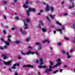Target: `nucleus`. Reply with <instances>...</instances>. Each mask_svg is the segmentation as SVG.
I'll list each match as a JSON object with an SVG mask.
<instances>
[{
  "mask_svg": "<svg viewBox=\"0 0 75 75\" xmlns=\"http://www.w3.org/2000/svg\"><path fill=\"white\" fill-rule=\"evenodd\" d=\"M46 18H47V20L49 21V23H50L51 22V21L50 20V18H49L47 16Z\"/></svg>",
  "mask_w": 75,
  "mask_h": 75,
  "instance_id": "5701e85b",
  "label": "nucleus"
},
{
  "mask_svg": "<svg viewBox=\"0 0 75 75\" xmlns=\"http://www.w3.org/2000/svg\"><path fill=\"white\" fill-rule=\"evenodd\" d=\"M62 29H63V30H65V27H62Z\"/></svg>",
  "mask_w": 75,
  "mask_h": 75,
  "instance_id": "bf43d9fd",
  "label": "nucleus"
},
{
  "mask_svg": "<svg viewBox=\"0 0 75 75\" xmlns=\"http://www.w3.org/2000/svg\"><path fill=\"white\" fill-rule=\"evenodd\" d=\"M50 64L51 65H53V63L52 62H50Z\"/></svg>",
  "mask_w": 75,
  "mask_h": 75,
  "instance_id": "37998d69",
  "label": "nucleus"
},
{
  "mask_svg": "<svg viewBox=\"0 0 75 75\" xmlns=\"http://www.w3.org/2000/svg\"><path fill=\"white\" fill-rule=\"evenodd\" d=\"M45 11L47 12H48L49 10H50V8H49V6L48 5H47L45 9Z\"/></svg>",
  "mask_w": 75,
  "mask_h": 75,
  "instance_id": "1a4fd4ad",
  "label": "nucleus"
},
{
  "mask_svg": "<svg viewBox=\"0 0 75 75\" xmlns=\"http://www.w3.org/2000/svg\"><path fill=\"white\" fill-rule=\"evenodd\" d=\"M58 72V70H57L55 71H54V72H53V74H57V72Z\"/></svg>",
  "mask_w": 75,
  "mask_h": 75,
  "instance_id": "412c9836",
  "label": "nucleus"
},
{
  "mask_svg": "<svg viewBox=\"0 0 75 75\" xmlns=\"http://www.w3.org/2000/svg\"><path fill=\"white\" fill-rule=\"evenodd\" d=\"M34 65H24L23 66V68H34Z\"/></svg>",
  "mask_w": 75,
  "mask_h": 75,
  "instance_id": "20e7f679",
  "label": "nucleus"
},
{
  "mask_svg": "<svg viewBox=\"0 0 75 75\" xmlns=\"http://www.w3.org/2000/svg\"><path fill=\"white\" fill-rule=\"evenodd\" d=\"M65 3V2L64 1H63L61 3V4L62 5L64 4Z\"/></svg>",
  "mask_w": 75,
  "mask_h": 75,
  "instance_id": "a19ab883",
  "label": "nucleus"
},
{
  "mask_svg": "<svg viewBox=\"0 0 75 75\" xmlns=\"http://www.w3.org/2000/svg\"><path fill=\"white\" fill-rule=\"evenodd\" d=\"M29 40H30V39L27 38L26 39V41H29Z\"/></svg>",
  "mask_w": 75,
  "mask_h": 75,
  "instance_id": "a18cd8bd",
  "label": "nucleus"
},
{
  "mask_svg": "<svg viewBox=\"0 0 75 75\" xmlns=\"http://www.w3.org/2000/svg\"><path fill=\"white\" fill-rule=\"evenodd\" d=\"M40 62H42L43 61V59L42 58H40Z\"/></svg>",
  "mask_w": 75,
  "mask_h": 75,
  "instance_id": "4c0bfd02",
  "label": "nucleus"
},
{
  "mask_svg": "<svg viewBox=\"0 0 75 75\" xmlns=\"http://www.w3.org/2000/svg\"><path fill=\"white\" fill-rule=\"evenodd\" d=\"M39 23H40V24H39V27L40 29H41L42 28L41 27V25L42 26L44 25V23H43L42 21L41 20L39 21Z\"/></svg>",
  "mask_w": 75,
  "mask_h": 75,
  "instance_id": "423d86ee",
  "label": "nucleus"
},
{
  "mask_svg": "<svg viewBox=\"0 0 75 75\" xmlns=\"http://www.w3.org/2000/svg\"><path fill=\"white\" fill-rule=\"evenodd\" d=\"M47 41H48V40H45L43 41L42 42H43V44H44V43H45V42H47Z\"/></svg>",
  "mask_w": 75,
  "mask_h": 75,
  "instance_id": "aec40b11",
  "label": "nucleus"
},
{
  "mask_svg": "<svg viewBox=\"0 0 75 75\" xmlns=\"http://www.w3.org/2000/svg\"><path fill=\"white\" fill-rule=\"evenodd\" d=\"M28 1H26L25 2V4H28Z\"/></svg>",
  "mask_w": 75,
  "mask_h": 75,
  "instance_id": "6e6d98bb",
  "label": "nucleus"
},
{
  "mask_svg": "<svg viewBox=\"0 0 75 75\" xmlns=\"http://www.w3.org/2000/svg\"><path fill=\"white\" fill-rule=\"evenodd\" d=\"M54 8L53 7H51L50 8V12L52 13V12H54Z\"/></svg>",
  "mask_w": 75,
  "mask_h": 75,
  "instance_id": "ddd939ff",
  "label": "nucleus"
},
{
  "mask_svg": "<svg viewBox=\"0 0 75 75\" xmlns=\"http://www.w3.org/2000/svg\"><path fill=\"white\" fill-rule=\"evenodd\" d=\"M60 72H62V70L61 69H60Z\"/></svg>",
  "mask_w": 75,
  "mask_h": 75,
  "instance_id": "69168bd1",
  "label": "nucleus"
},
{
  "mask_svg": "<svg viewBox=\"0 0 75 75\" xmlns=\"http://www.w3.org/2000/svg\"><path fill=\"white\" fill-rule=\"evenodd\" d=\"M3 47H4V48H5V49H6V48H7V46L6 45H5Z\"/></svg>",
  "mask_w": 75,
  "mask_h": 75,
  "instance_id": "473e14b6",
  "label": "nucleus"
},
{
  "mask_svg": "<svg viewBox=\"0 0 75 75\" xmlns=\"http://www.w3.org/2000/svg\"><path fill=\"white\" fill-rule=\"evenodd\" d=\"M58 45H59V46H60L62 45V44H61V42H59L58 43Z\"/></svg>",
  "mask_w": 75,
  "mask_h": 75,
  "instance_id": "e433bc0d",
  "label": "nucleus"
},
{
  "mask_svg": "<svg viewBox=\"0 0 75 75\" xmlns=\"http://www.w3.org/2000/svg\"><path fill=\"white\" fill-rule=\"evenodd\" d=\"M67 56V58H69L71 57V56L70 55H68Z\"/></svg>",
  "mask_w": 75,
  "mask_h": 75,
  "instance_id": "f704fd0d",
  "label": "nucleus"
},
{
  "mask_svg": "<svg viewBox=\"0 0 75 75\" xmlns=\"http://www.w3.org/2000/svg\"><path fill=\"white\" fill-rule=\"evenodd\" d=\"M25 8H28V6H25Z\"/></svg>",
  "mask_w": 75,
  "mask_h": 75,
  "instance_id": "052dcab7",
  "label": "nucleus"
},
{
  "mask_svg": "<svg viewBox=\"0 0 75 75\" xmlns=\"http://www.w3.org/2000/svg\"><path fill=\"white\" fill-rule=\"evenodd\" d=\"M57 62H58V63L56 64V65L52 67V66L51 65L49 66V69H47L45 71V73H47L48 74L49 72H51L52 71V68H54L57 67V66L58 65H61V59L59 58L57 60Z\"/></svg>",
  "mask_w": 75,
  "mask_h": 75,
  "instance_id": "f257e3e1",
  "label": "nucleus"
},
{
  "mask_svg": "<svg viewBox=\"0 0 75 75\" xmlns=\"http://www.w3.org/2000/svg\"><path fill=\"white\" fill-rule=\"evenodd\" d=\"M1 56L2 57H3L4 59H6V58H7V57H6V55L3 54H1Z\"/></svg>",
  "mask_w": 75,
  "mask_h": 75,
  "instance_id": "9b49d317",
  "label": "nucleus"
},
{
  "mask_svg": "<svg viewBox=\"0 0 75 75\" xmlns=\"http://www.w3.org/2000/svg\"><path fill=\"white\" fill-rule=\"evenodd\" d=\"M16 65H17L18 67H20V65L18 64H16Z\"/></svg>",
  "mask_w": 75,
  "mask_h": 75,
  "instance_id": "49530a36",
  "label": "nucleus"
},
{
  "mask_svg": "<svg viewBox=\"0 0 75 75\" xmlns=\"http://www.w3.org/2000/svg\"><path fill=\"white\" fill-rule=\"evenodd\" d=\"M72 6H70L69 7V8H73V7H74V3H73V2H72Z\"/></svg>",
  "mask_w": 75,
  "mask_h": 75,
  "instance_id": "2eb2a0df",
  "label": "nucleus"
},
{
  "mask_svg": "<svg viewBox=\"0 0 75 75\" xmlns=\"http://www.w3.org/2000/svg\"><path fill=\"white\" fill-rule=\"evenodd\" d=\"M1 40L3 42H5L6 45H10V43L6 41H4V39L3 38H1Z\"/></svg>",
  "mask_w": 75,
  "mask_h": 75,
  "instance_id": "0eeeda50",
  "label": "nucleus"
},
{
  "mask_svg": "<svg viewBox=\"0 0 75 75\" xmlns=\"http://www.w3.org/2000/svg\"><path fill=\"white\" fill-rule=\"evenodd\" d=\"M8 71H12V70H11V69H8Z\"/></svg>",
  "mask_w": 75,
  "mask_h": 75,
  "instance_id": "09e8293b",
  "label": "nucleus"
},
{
  "mask_svg": "<svg viewBox=\"0 0 75 75\" xmlns=\"http://www.w3.org/2000/svg\"><path fill=\"white\" fill-rule=\"evenodd\" d=\"M50 18H52V19H54V17H53V16H52V15H50Z\"/></svg>",
  "mask_w": 75,
  "mask_h": 75,
  "instance_id": "c85d7f7f",
  "label": "nucleus"
},
{
  "mask_svg": "<svg viewBox=\"0 0 75 75\" xmlns=\"http://www.w3.org/2000/svg\"><path fill=\"white\" fill-rule=\"evenodd\" d=\"M28 48L30 49H31V48H32V47H31V46H29Z\"/></svg>",
  "mask_w": 75,
  "mask_h": 75,
  "instance_id": "338daca9",
  "label": "nucleus"
},
{
  "mask_svg": "<svg viewBox=\"0 0 75 75\" xmlns=\"http://www.w3.org/2000/svg\"><path fill=\"white\" fill-rule=\"evenodd\" d=\"M36 62L37 64H38V63H39V61H38V60H36Z\"/></svg>",
  "mask_w": 75,
  "mask_h": 75,
  "instance_id": "ea45409f",
  "label": "nucleus"
},
{
  "mask_svg": "<svg viewBox=\"0 0 75 75\" xmlns=\"http://www.w3.org/2000/svg\"><path fill=\"white\" fill-rule=\"evenodd\" d=\"M33 11V12H35V8H29L28 10L26 11L27 14L28 16H30V11Z\"/></svg>",
  "mask_w": 75,
  "mask_h": 75,
  "instance_id": "f03ea898",
  "label": "nucleus"
},
{
  "mask_svg": "<svg viewBox=\"0 0 75 75\" xmlns=\"http://www.w3.org/2000/svg\"><path fill=\"white\" fill-rule=\"evenodd\" d=\"M3 62L4 63V64L6 65H10L11 63V61H8L7 62H6L5 61H3Z\"/></svg>",
  "mask_w": 75,
  "mask_h": 75,
  "instance_id": "39448f33",
  "label": "nucleus"
},
{
  "mask_svg": "<svg viewBox=\"0 0 75 75\" xmlns=\"http://www.w3.org/2000/svg\"><path fill=\"white\" fill-rule=\"evenodd\" d=\"M13 67H16V64H14L13 65Z\"/></svg>",
  "mask_w": 75,
  "mask_h": 75,
  "instance_id": "e2e57ef3",
  "label": "nucleus"
},
{
  "mask_svg": "<svg viewBox=\"0 0 75 75\" xmlns=\"http://www.w3.org/2000/svg\"><path fill=\"white\" fill-rule=\"evenodd\" d=\"M12 30H15V28H11Z\"/></svg>",
  "mask_w": 75,
  "mask_h": 75,
  "instance_id": "680f3d73",
  "label": "nucleus"
},
{
  "mask_svg": "<svg viewBox=\"0 0 75 75\" xmlns=\"http://www.w3.org/2000/svg\"><path fill=\"white\" fill-rule=\"evenodd\" d=\"M42 30L43 33H45L47 32V29L45 28H43L42 29Z\"/></svg>",
  "mask_w": 75,
  "mask_h": 75,
  "instance_id": "9d476101",
  "label": "nucleus"
},
{
  "mask_svg": "<svg viewBox=\"0 0 75 75\" xmlns=\"http://www.w3.org/2000/svg\"><path fill=\"white\" fill-rule=\"evenodd\" d=\"M56 24H57L58 25H62V24L60 23H59V22L57 21L56 22Z\"/></svg>",
  "mask_w": 75,
  "mask_h": 75,
  "instance_id": "f3484780",
  "label": "nucleus"
},
{
  "mask_svg": "<svg viewBox=\"0 0 75 75\" xmlns=\"http://www.w3.org/2000/svg\"><path fill=\"white\" fill-rule=\"evenodd\" d=\"M10 37H11V35H9V36H8V38H9L10 39Z\"/></svg>",
  "mask_w": 75,
  "mask_h": 75,
  "instance_id": "13d9d810",
  "label": "nucleus"
},
{
  "mask_svg": "<svg viewBox=\"0 0 75 75\" xmlns=\"http://www.w3.org/2000/svg\"><path fill=\"white\" fill-rule=\"evenodd\" d=\"M64 39L66 40H67V41H69V38H67V37L64 38Z\"/></svg>",
  "mask_w": 75,
  "mask_h": 75,
  "instance_id": "4be33fe9",
  "label": "nucleus"
},
{
  "mask_svg": "<svg viewBox=\"0 0 75 75\" xmlns=\"http://www.w3.org/2000/svg\"><path fill=\"white\" fill-rule=\"evenodd\" d=\"M42 4L44 5H46V3L45 2H43Z\"/></svg>",
  "mask_w": 75,
  "mask_h": 75,
  "instance_id": "4d7b16f0",
  "label": "nucleus"
},
{
  "mask_svg": "<svg viewBox=\"0 0 75 75\" xmlns=\"http://www.w3.org/2000/svg\"><path fill=\"white\" fill-rule=\"evenodd\" d=\"M29 4H33V3H32V2H31V1L29 3Z\"/></svg>",
  "mask_w": 75,
  "mask_h": 75,
  "instance_id": "864d4df0",
  "label": "nucleus"
},
{
  "mask_svg": "<svg viewBox=\"0 0 75 75\" xmlns=\"http://www.w3.org/2000/svg\"><path fill=\"white\" fill-rule=\"evenodd\" d=\"M67 55L68 56V55H69V53L68 52H67Z\"/></svg>",
  "mask_w": 75,
  "mask_h": 75,
  "instance_id": "8fccbe9b",
  "label": "nucleus"
},
{
  "mask_svg": "<svg viewBox=\"0 0 75 75\" xmlns=\"http://www.w3.org/2000/svg\"><path fill=\"white\" fill-rule=\"evenodd\" d=\"M0 50L3 51V50H4V48L3 47H0Z\"/></svg>",
  "mask_w": 75,
  "mask_h": 75,
  "instance_id": "a878e982",
  "label": "nucleus"
},
{
  "mask_svg": "<svg viewBox=\"0 0 75 75\" xmlns=\"http://www.w3.org/2000/svg\"><path fill=\"white\" fill-rule=\"evenodd\" d=\"M38 16H40L41 15V13H38Z\"/></svg>",
  "mask_w": 75,
  "mask_h": 75,
  "instance_id": "0e129e2a",
  "label": "nucleus"
},
{
  "mask_svg": "<svg viewBox=\"0 0 75 75\" xmlns=\"http://www.w3.org/2000/svg\"><path fill=\"white\" fill-rule=\"evenodd\" d=\"M68 14L67 13H65L64 14V15L66 16H68Z\"/></svg>",
  "mask_w": 75,
  "mask_h": 75,
  "instance_id": "c03bdc74",
  "label": "nucleus"
},
{
  "mask_svg": "<svg viewBox=\"0 0 75 75\" xmlns=\"http://www.w3.org/2000/svg\"><path fill=\"white\" fill-rule=\"evenodd\" d=\"M41 46H40L39 47H38V50H41Z\"/></svg>",
  "mask_w": 75,
  "mask_h": 75,
  "instance_id": "2f4dec72",
  "label": "nucleus"
},
{
  "mask_svg": "<svg viewBox=\"0 0 75 75\" xmlns=\"http://www.w3.org/2000/svg\"><path fill=\"white\" fill-rule=\"evenodd\" d=\"M38 68H42V66H38Z\"/></svg>",
  "mask_w": 75,
  "mask_h": 75,
  "instance_id": "72a5a7b5",
  "label": "nucleus"
},
{
  "mask_svg": "<svg viewBox=\"0 0 75 75\" xmlns=\"http://www.w3.org/2000/svg\"><path fill=\"white\" fill-rule=\"evenodd\" d=\"M24 26H28V25H27V23H25V22H24Z\"/></svg>",
  "mask_w": 75,
  "mask_h": 75,
  "instance_id": "393cba45",
  "label": "nucleus"
},
{
  "mask_svg": "<svg viewBox=\"0 0 75 75\" xmlns=\"http://www.w3.org/2000/svg\"><path fill=\"white\" fill-rule=\"evenodd\" d=\"M16 19L17 20L19 19V18L18 17H16Z\"/></svg>",
  "mask_w": 75,
  "mask_h": 75,
  "instance_id": "79ce46f5",
  "label": "nucleus"
},
{
  "mask_svg": "<svg viewBox=\"0 0 75 75\" xmlns=\"http://www.w3.org/2000/svg\"><path fill=\"white\" fill-rule=\"evenodd\" d=\"M7 3V2L6 1H4L3 2L4 4H6Z\"/></svg>",
  "mask_w": 75,
  "mask_h": 75,
  "instance_id": "de8ad7c7",
  "label": "nucleus"
},
{
  "mask_svg": "<svg viewBox=\"0 0 75 75\" xmlns=\"http://www.w3.org/2000/svg\"><path fill=\"white\" fill-rule=\"evenodd\" d=\"M42 68H47V67L45 66H42Z\"/></svg>",
  "mask_w": 75,
  "mask_h": 75,
  "instance_id": "7c9ffc66",
  "label": "nucleus"
},
{
  "mask_svg": "<svg viewBox=\"0 0 75 75\" xmlns=\"http://www.w3.org/2000/svg\"><path fill=\"white\" fill-rule=\"evenodd\" d=\"M21 53L22 55H28L30 54H31L32 55H34V54L35 53V52H31V51H29L27 53H24L23 52V51H21Z\"/></svg>",
  "mask_w": 75,
  "mask_h": 75,
  "instance_id": "7ed1b4c3",
  "label": "nucleus"
},
{
  "mask_svg": "<svg viewBox=\"0 0 75 75\" xmlns=\"http://www.w3.org/2000/svg\"><path fill=\"white\" fill-rule=\"evenodd\" d=\"M35 54H37V55H38V57H39V56H40V54H38V52H35Z\"/></svg>",
  "mask_w": 75,
  "mask_h": 75,
  "instance_id": "6ab92c4d",
  "label": "nucleus"
},
{
  "mask_svg": "<svg viewBox=\"0 0 75 75\" xmlns=\"http://www.w3.org/2000/svg\"><path fill=\"white\" fill-rule=\"evenodd\" d=\"M43 11H44L43 10H41L40 11V13H43Z\"/></svg>",
  "mask_w": 75,
  "mask_h": 75,
  "instance_id": "5fc2aeb1",
  "label": "nucleus"
},
{
  "mask_svg": "<svg viewBox=\"0 0 75 75\" xmlns=\"http://www.w3.org/2000/svg\"><path fill=\"white\" fill-rule=\"evenodd\" d=\"M62 53H63V54H65V51L64 50H62Z\"/></svg>",
  "mask_w": 75,
  "mask_h": 75,
  "instance_id": "b1692460",
  "label": "nucleus"
},
{
  "mask_svg": "<svg viewBox=\"0 0 75 75\" xmlns=\"http://www.w3.org/2000/svg\"><path fill=\"white\" fill-rule=\"evenodd\" d=\"M54 34H56V31L55 30L54 31Z\"/></svg>",
  "mask_w": 75,
  "mask_h": 75,
  "instance_id": "774afa93",
  "label": "nucleus"
},
{
  "mask_svg": "<svg viewBox=\"0 0 75 75\" xmlns=\"http://www.w3.org/2000/svg\"><path fill=\"white\" fill-rule=\"evenodd\" d=\"M18 59H21V57L20 56H19L18 57Z\"/></svg>",
  "mask_w": 75,
  "mask_h": 75,
  "instance_id": "c9c22d12",
  "label": "nucleus"
},
{
  "mask_svg": "<svg viewBox=\"0 0 75 75\" xmlns=\"http://www.w3.org/2000/svg\"><path fill=\"white\" fill-rule=\"evenodd\" d=\"M44 64V62H42L41 63H40V66H41L42 65V64Z\"/></svg>",
  "mask_w": 75,
  "mask_h": 75,
  "instance_id": "cd10ccee",
  "label": "nucleus"
},
{
  "mask_svg": "<svg viewBox=\"0 0 75 75\" xmlns=\"http://www.w3.org/2000/svg\"><path fill=\"white\" fill-rule=\"evenodd\" d=\"M26 21L27 23H29L30 22V19L29 18H28L26 20Z\"/></svg>",
  "mask_w": 75,
  "mask_h": 75,
  "instance_id": "a211bd4d",
  "label": "nucleus"
},
{
  "mask_svg": "<svg viewBox=\"0 0 75 75\" xmlns=\"http://www.w3.org/2000/svg\"><path fill=\"white\" fill-rule=\"evenodd\" d=\"M3 33L5 35L6 34V30H4L3 31Z\"/></svg>",
  "mask_w": 75,
  "mask_h": 75,
  "instance_id": "bb28decb",
  "label": "nucleus"
},
{
  "mask_svg": "<svg viewBox=\"0 0 75 75\" xmlns=\"http://www.w3.org/2000/svg\"><path fill=\"white\" fill-rule=\"evenodd\" d=\"M35 45H38V46H40L41 45V43L39 42H37L35 43Z\"/></svg>",
  "mask_w": 75,
  "mask_h": 75,
  "instance_id": "4468645a",
  "label": "nucleus"
},
{
  "mask_svg": "<svg viewBox=\"0 0 75 75\" xmlns=\"http://www.w3.org/2000/svg\"><path fill=\"white\" fill-rule=\"evenodd\" d=\"M7 41H8L9 42H11V40H10V38H8L7 40Z\"/></svg>",
  "mask_w": 75,
  "mask_h": 75,
  "instance_id": "58836bf2",
  "label": "nucleus"
},
{
  "mask_svg": "<svg viewBox=\"0 0 75 75\" xmlns=\"http://www.w3.org/2000/svg\"><path fill=\"white\" fill-rule=\"evenodd\" d=\"M26 6V4H24L23 5V6L24 7H25Z\"/></svg>",
  "mask_w": 75,
  "mask_h": 75,
  "instance_id": "603ef678",
  "label": "nucleus"
},
{
  "mask_svg": "<svg viewBox=\"0 0 75 75\" xmlns=\"http://www.w3.org/2000/svg\"><path fill=\"white\" fill-rule=\"evenodd\" d=\"M56 31H59V32H60V34H62V30L57 29Z\"/></svg>",
  "mask_w": 75,
  "mask_h": 75,
  "instance_id": "f8f14e48",
  "label": "nucleus"
},
{
  "mask_svg": "<svg viewBox=\"0 0 75 75\" xmlns=\"http://www.w3.org/2000/svg\"><path fill=\"white\" fill-rule=\"evenodd\" d=\"M4 18L5 20H7V18H6V16H4Z\"/></svg>",
  "mask_w": 75,
  "mask_h": 75,
  "instance_id": "3c124183",
  "label": "nucleus"
},
{
  "mask_svg": "<svg viewBox=\"0 0 75 75\" xmlns=\"http://www.w3.org/2000/svg\"><path fill=\"white\" fill-rule=\"evenodd\" d=\"M11 69H16V67L14 66L12 67H11Z\"/></svg>",
  "mask_w": 75,
  "mask_h": 75,
  "instance_id": "c756f323",
  "label": "nucleus"
},
{
  "mask_svg": "<svg viewBox=\"0 0 75 75\" xmlns=\"http://www.w3.org/2000/svg\"><path fill=\"white\" fill-rule=\"evenodd\" d=\"M21 42V41H16L15 42V43L16 44H20Z\"/></svg>",
  "mask_w": 75,
  "mask_h": 75,
  "instance_id": "dca6fc26",
  "label": "nucleus"
},
{
  "mask_svg": "<svg viewBox=\"0 0 75 75\" xmlns=\"http://www.w3.org/2000/svg\"><path fill=\"white\" fill-rule=\"evenodd\" d=\"M19 30L22 34L23 35H25L26 34V32H25V31H23L21 29H20Z\"/></svg>",
  "mask_w": 75,
  "mask_h": 75,
  "instance_id": "6e6552de",
  "label": "nucleus"
}]
</instances>
